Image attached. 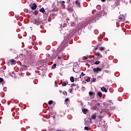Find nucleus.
I'll list each match as a JSON object with an SVG mask.
<instances>
[{"mask_svg": "<svg viewBox=\"0 0 131 131\" xmlns=\"http://www.w3.org/2000/svg\"><path fill=\"white\" fill-rule=\"evenodd\" d=\"M67 25V24L64 23V24H63V27H66Z\"/></svg>", "mask_w": 131, "mask_h": 131, "instance_id": "31", "label": "nucleus"}, {"mask_svg": "<svg viewBox=\"0 0 131 131\" xmlns=\"http://www.w3.org/2000/svg\"><path fill=\"white\" fill-rule=\"evenodd\" d=\"M101 2H102V3H104V2H105V0H101Z\"/></svg>", "mask_w": 131, "mask_h": 131, "instance_id": "42", "label": "nucleus"}, {"mask_svg": "<svg viewBox=\"0 0 131 131\" xmlns=\"http://www.w3.org/2000/svg\"><path fill=\"white\" fill-rule=\"evenodd\" d=\"M119 19L120 20H121L122 18H121V17H119Z\"/></svg>", "mask_w": 131, "mask_h": 131, "instance_id": "40", "label": "nucleus"}, {"mask_svg": "<svg viewBox=\"0 0 131 131\" xmlns=\"http://www.w3.org/2000/svg\"><path fill=\"white\" fill-rule=\"evenodd\" d=\"M83 113H84V114H86V113L88 112V109L86 108H83L82 110Z\"/></svg>", "mask_w": 131, "mask_h": 131, "instance_id": "7", "label": "nucleus"}, {"mask_svg": "<svg viewBox=\"0 0 131 131\" xmlns=\"http://www.w3.org/2000/svg\"><path fill=\"white\" fill-rule=\"evenodd\" d=\"M96 55L98 56V58H99V57H100V53L97 52L96 53Z\"/></svg>", "mask_w": 131, "mask_h": 131, "instance_id": "25", "label": "nucleus"}, {"mask_svg": "<svg viewBox=\"0 0 131 131\" xmlns=\"http://www.w3.org/2000/svg\"><path fill=\"white\" fill-rule=\"evenodd\" d=\"M102 70H103L102 68H101L100 67H97L93 69V71L94 72V73H98V72H101Z\"/></svg>", "mask_w": 131, "mask_h": 131, "instance_id": "1", "label": "nucleus"}, {"mask_svg": "<svg viewBox=\"0 0 131 131\" xmlns=\"http://www.w3.org/2000/svg\"><path fill=\"white\" fill-rule=\"evenodd\" d=\"M85 80L86 81H87V82H90V80H91V79L90 78V77H86Z\"/></svg>", "mask_w": 131, "mask_h": 131, "instance_id": "14", "label": "nucleus"}, {"mask_svg": "<svg viewBox=\"0 0 131 131\" xmlns=\"http://www.w3.org/2000/svg\"><path fill=\"white\" fill-rule=\"evenodd\" d=\"M97 50H98V48H96L95 51H97Z\"/></svg>", "mask_w": 131, "mask_h": 131, "instance_id": "41", "label": "nucleus"}, {"mask_svg": "<svg viewBox=\"0 0 131 131\" xmlns=\"http://www.w3.org/2000/svg\"><path fill=\"white\" fill-rule=\"evenodd\" d=\"M105 48L104 47H100L99 48V51H105Z\"/></svg>", "mask_w": 131, "mask_h": 131, "instance_id": "19", "label": "nucleus"}, {"mask_svg": "<svg viewBox=\"0 0 131 131\" xmlns=\"http://www.w3.org/2000/svg\"><path fill=\"white\" fill-rule=\"evenodd\" d=\"M69 92L71 93V94H72V89H70Z\"/></svg>", "mask_w": 131, "mask_h": 131, "instance_id": "34", "label": "nucleus"}, {"mask_svg": "<svg viewBox=\"0 0 131 131\" xmlns=\"http://www.w3.org/2000/svg\"><path fill=\"white\" fill-rule=\"evenodd\" d=\"M60 3L61 4V5H63V4H65V1H61Z\"/></svg>", "mask_w": 131, "mask_h": 131, "instance_id": "30", "label": "nucleus"}, {"mask_svg": "<svg viewBox=\"0 0 131 131\" xmlns=\"http://www.w3.org/2000/svg\"><path fill=\"white\" fill-rule=\"evenodd\" d=\"M85 75V74H84L83 72H81V74L80 75V77H81V76H84Z\"/></svg>", "mask_w": 131, "mask_h": 131, "instance_id": "20", "label": "nucleus"}, {"mask_svg": "<svg viewBox=\"0 0 131 131\" xmlns=\"http://www.w3.org/2000/svg\"><path fill=\"white\" fill-rule=\"evenodd\" d=\"M55 85L57 88L58 86V83L57 82L55 83Z\"/></svg>", "mask_w": 131, "mask_h": 131, "instance_id": "33", "label": "nucleus"}, {"mask_svg": "<svg viewBox=\"0 0 131 131\" xmlns=\"http://www.w3.org/2000/svg\"><path fill=\"white\" fill-rule=\"evenodd\" d=\"M10 62H11V63H14V62H15V60L14 59H11V60H10Z\"/></svg>", "mask_w": 131, "mask_h": 131, "instance_id": "28", "label": "nucleus"}, {"mask_svg": "<svg viewBox=\"0 0 131 131\" xmlns=\"http://www.w3.org/2000/svg\"><path fill=\"white\" fill-rule=\"evenodd\" d=\"M63 50H64V48H62V47H59L58 48V49H57V51L59 52H62V51H63Z\"/></svg>", "mask_w": 131, "mask_h": 131, "instance_id": "8", "label": "nucleus"}, {"mask_svg": "<svg viewBox=\"0 0 131 131\" xmlns=\"http://www.w3.org/2000/svg\"><path fill=\"white\" fill-rule=\"evenodd\" d=\"M96 114H94L91 116V119H96Z\"/></svg>", "mask_w": 131, "mask_h": 131, "instance_id": "5", "label": "nucleus"}, {"mask_svg": "<svg viewBox=\"0 0 131 131\" xmlns=\"http://www.w3.org/2000/svg\"><path fill=\"white\" fill-rule=\"evenodd\" d=\"M101 91H102V92H104L105 93H107V90L105 89V88L104 87H102L101 88Z\"/></svg>", "mask_w": 131, "mask_h": 131, "instance_id": "6", "label": "nucleus"}, {"mask_svg": "<svg viewBox=\"0 0 131 131\" xmlns=\"http://www.w3.org/2000/svg\"><path fill=\"white\" fill-rule=\"evenodd\" d=\"M75 86H76V88H77V89H78V85H75V84H74V83H73V84H71V87L72 88H74V87H75Z\"/></svg>", "mask_w": 131, "mask_h": 131, "instance_id": "13", "label": "nucleus"}, {"mask_svg": "<svg viewBox=\"0 0 131 131\" xmlns=\"http://www.w3.org/2000/svg\"><path fill=\"white\" fill-rule=\"evenodd\" d=\"M48 57L47 59H49V57H50V54H47Z\"/></svg>", "mask_w": 131, "mask_h": 131, "instance_id": "36", "label": "nucleus"}, {"mask_svg": "<svg viewBox=\"0 0 131 131\" xmlns=\"http://www.w3.org/2000/svg\"><path fill=\"white\" fill-rule=\"evenodd\" d=\"M67 84V83L63 82V83H62V86H66Z\"/></svg>", "mask_w": 131, "mask_h": 131, "instance_id": "22", "label": "nucleus"}, {"mask_svg": "<svg viewBox=\"0 0 131 131\" xmlns=\"http://www.w3.org/2000/svg\"><path fill=\"white\" fill-rule=\"evenodd\" d=\"M97 106H100V103H97Z\"/></svg>", "mask_w": 131, "mask_h": 131, "instance_id": "39", "label": "nucleus"}, {"mask_svg": "<svg viewBox=\"0 0 131 131\" xmlns=\"http://www.w3.org/2000/svg\"><path fill=\"white\" fill-rule=\"evenodd\" d=\"M36 8H37V5L35 3H34L32 6L31 7V9L32 10H36Z\"/></svg>", "mask_w": 131, "mask_h": 131, "instance_id": "2", "label": "nucleus"}, {"mask_svg": "<svg viewBox=\"0 0 131 131\" xmlns=\"http://www.w3.org/2000/svg\"><path fill=\"white\" fill-rule=\"evenodd\" d=\"M115 5H116V6H119L120 5V0H116L115 2Z\"/></svg>", "mask_w": 131, "mask_h": 131, "instance_id": "3", "label": "nucleus"}, {"mask_svg": "<svg viewBox=\"0 0 131 131\" xmlns=\"http://www.w3.org/2000/svg\"><path fill=\"white\" fill-rule=\"evenodd\" d=\"M75 3L76 5H77V7H79V6H80V3H79V2L76 1Z\"/></svg>", "mask_w": 131, "mask_h": 131, "instance_id": "9", "label": "nucleus"}, {"mask_svg": "<svg viewBox=\"0 0 131 131\" xmlns=\"http://www.w3.org/2000/svg\"><path fill=\"white\" fill-rule=\"evenodd\" d=\"M49 105H52L53 104V100H50L48 102Z\"/></svg>", "mask_w": 131, "mask_h": 131, "instance_id": "21", "label": "nucleus"}, {"mask_svg": "<svg viewBox=\"0 0 131 131\" xmlns=\"http://www.w3.org/2000/svg\"><path fill=\"white\" fill-rule=\"evenodd\" d=\"M94 94V93H93V92H89V95H90V96H92V95H93Z\"/></svg>", "mask_w": 131, "mask_h": 131, "instance_id": "27", "label": "nucleus"}, {"mask_svg": "<svg viewBox=\"0 0 131 131\" xmlns=\"http://www.w3.org/2000/svg\"><path fill=\"white\" fill-rule=\"evenodd\" d=\"M95 81H96V78H94L93 79V82H95Z\"/></svg>", "mask_w": 131, "mask_h": 131, "instance_id": "35", "label": "nucleus"}, {"mask_svg": "<svg viewBox=\"0 0 131 131\" xmlns=\"http://www.w3.org/2000/svg\"><path fill=\"white\" fill-rule=\"evenodd\" d=\"M57 11H58V8H57L56 7L52 9L53 12H57Z\"/></svg>", "mask_w": 131, "mask_h": 131, "instance_id": "17", "label": "nucleus"}, {"mask_svg": "<svg viewBox=\"0 0 131 131\" xmlns=\"http://www.w3.org/2000/svg\"><path fill=\"white\" fill-rule=\"evenodd\" d=\"M35 72H37V71H35Z\"/></svg>", "mask_w": 131, "mask_h": 131, "instance_id": "45", "label": "nucleus"}, {"mask_svg": "<svg viewBox=\"0 0 131 131\" xmlns=\"http://www.w3.org/2000/svg\"><path fill=\"white\" fill-rule=\"evenodd\" d=\"M100 61H96V62H94V64H95V65H98V64H100Z\"/></svg>", "mask_w": 131, "mask_h": 131, "instance_id": "18", "label": "nucleus"}, {"mask_svg": "<svg viewBox=\"0 0 131 131\" xmlns=\"http://www.w3.org/2000/svg\"><path fill=\"white\" fill-rule=\"evenodd\" d=\"M85 59H88V58H89V56H86L85 57Z\"/></svg>", "mask_w": 131, "mask_h": 131, "instance_id": "37", "label": "nucleus"}, {"mask_svg": "<svg viewBox=\"0 0 131 131\" xmlns=\"http://www.w3.org/2000/svg\"><path fill=\"white\" fill-rule=\"evenodd\" d=\"M56 66H57V64L54 63L53 65L51 67L52 69H55L56 68Z\"/></svg>", "mask_w": 131, "mask_h": 131, "instance_id": "12", "label": "nucleus"}, {"mask_svg": "<svg viewBox=\"0 0 131 131\" xmlns=\"http://www.w3.org/2000/svg\"><path fill=\"white\" fill-rule=\"evenodd\" d=\"M39 12H40V13H42L43 14V13H45V12H46V10H45V8H41L39 9Z\"/></svg>", "mask_w": 131, "mask_h": 131, "instance_id": "4", "label": "nucleus"}, {"mask_svg": "<svg viewBox=\"0 0 131 131\" xmlns=\"http://www.w3.org/2000/svg\"><path fill=\"white\" fill-rule=\"evenodd\" d=\"M20 71H22V69L20 70Z\"/></svg>", "mask_w": 131, "mask_h": 131, "instance_id": "44", "label": "nucleus"}, {"mask_svg": "<svg viewBox=\"0 0 131 131\" xmlns=\"http://www.w3.org/2000/svg\"><path fill=\"white\" fill-rule=\"evenodd\" d=\"M97 96H98L99 98H101L102 97V92H98Z\"/></svg>", "mask_w": 131, "mask_h": 131, "instance_id": "11", "label": "nucleus"}, {"mask_svg": "<svg viewBox=\"0 0 131 131\" xmlns=\"http://www.w3.org/2000/svg\"><path fill=\"white\" fill-rule=\"evenodd\" d=\"M27 75H30V73H27Z\"/></svg>", "mask_w": 131, "mask_h": 131, "instance_id": "38", "label": "nucleus"}, {"mask_svg": "<svg viewBox=\"0 0 131 131\" xmlns=\"http://www.w3.org/2000/svg\"><path fill=\"white\" fill-rule=\"evenodd\" d=\"M11 76L13 77V78H17V76H16V74H14V72H13V74L11 75Z\"/></svg>", "mask_w": 131, "mask_h": 131, "instance_id": "16", "label": "nucleus"}, {"mask_svg": "<svg viewBox=\"0 0 131 131\" xmlns=\"http://www.w3.org/2000/svg\"><path fill=\"white\" fill-rule=\"evenodd\" d=\"M82 89H84V87H82Z\"/></svg>", "mask_w": 131, "mask_h": 131, "instance_id": "43", "label": "nucleus"}, {"mask_svg": "<svg viewBox=\"0 0 131 131\" xmlns=\"http://www.w3.org/2000/svg\"><path fill=\"white\" fill-rule=\"evenodd\" d=\"M4 81V79L3 78L0 77V82H3Z\"/></svg>", "mask_w": 131, "mask_h": 131, "instance_id": "26", "label": "nucleus"}, {"mask_svg": "<svg viewBox=\"0 0 131 131\" xmlns=\"http://www.w3.org/2000/svg\"><path fill=\"white\" fill-rule=\"evenodd\" d=\"M89 127L88 126L84 127L85 130H89Z\"/></svg>", "mask_w": 131, "mask_h": 131, "instance_id": "24", "label": "nucleus"}, {"mask_svg": "<svg viewBox=\"0 0 131 131\" xmlns=\"http://www.w3.org/2000/svg\"><path fill=\"white\" fill-rule=\"evenodd\" d=\"M54 59H56V56L52 57L50 58V60H54Z\"/></svg>", "mask_w": 131, "mask_h": 131, "instance_id": "23", "label": "nucleus"}, {"mask_svg": "<svg viewBox=\"0 0 131 131\" xmlns=\"http://www.w3.org/2000/svg\"><path fill=\"white\" fill-rule=\"evenodd\" d=\"M70 79L72 82H74V77H73V76H71Z\"/></svg>", "mask_w": 131, "mask_h": 131, "instance_id": "10", "label": "nucleus"}, {"mask_svg": "<svg viewBox=\"0 0 131 131\" xmlns=\"http://www.w3.org/2000/svg\"><path fill=\"white\" fill-rule=\"evenodd\" d=\"M64 101L65 102H68V101H69V99L66 98Z\"/></svg>", "mask_w": 131, "mask_h": 131, "instance_id": "29", "label": "nucleus"}, {"mask_svg": "<svg viewBox=\"0 0 131 131\" xmlns=\"http://www.w3.org/2000/svg\"><path fill=\"white\" fill-rule=\"evenodd\" d=\"M34 15H35V16H37V15L38 14V11L35 10L34 12Z\"/></svg>", "mask_w": 131, "mask_h": 131, "instance_id": "15", "label": "nucleus"}, {"mask_svg": "<svg viewBox=\"0 0 131 131\" xmlns=\"http://www.w3.org/2000/svg\"><path fill=\"white\" fill-rule=\"evenodd\" d=\"M60 59H62V57H61V56H58V60H60Z\"/></svg>", "mask_w": 131, "mask_h": 131, "instance_id": "32", "label": "nucleus"}]
</instances>
